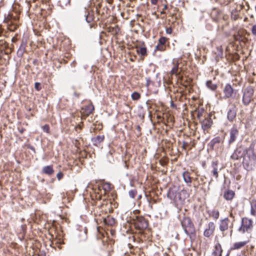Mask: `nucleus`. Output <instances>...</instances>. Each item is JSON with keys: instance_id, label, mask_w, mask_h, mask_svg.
I'll use <instances>...</instances> for the list:
<instances>
[{"instance_id": "c9c22d12", "label": "nucleus", "mask_w": 256, "mask_h": 256, "mask_svg": "<svg viewBox=\"0 0 256 256\" xmlns=\"http://www.w3.org/2000/svg\"><path fill=\"white\" fill-rule=\"evenodd\" d=\"M34 88L38 91H40L41 90L40 84L38 82H36L34 84Z\"/></svg>"}, {"instance_id": "f257e3e1", "label": "nucleus", "mask_w": 256, "mask_h": 256, "mask_svg": "<svg viewBox=\"0 0 256 256\" xmlns=\"http://www.w3.org/2000/svg\"><path fill=\"white\" fill-rule=\"evenodd\" d=\"M180 224L185 234L191 241L194 240L196 237V230L190 218L184 216L180 220Z\"/></svg>"}, {"instance_id": "423d86ee", "label": "nucleus", "mask_w": 256, "mask_h": 256, "mask_svg": "<svg viewBox=\"0 0 256 256\" xmlns=\"http://www.w3.org/2000/svg\"><path fill=\"white\" fill-rule=\"evenodd\" d=\"M248 148L242 145L238 146L232 154L231 158L234 160H237L242 158H244L247 150H248Z\"/></svg>"}, {"instance_id": "f3484780", "label": "nucleus", "mask_w": 256, "mask_h": 256, "mask_svg": "<svg viewBox=\"0 0 256 256\" xmlns=\"http://www.w3.org/2000/svg\"><path fill=\"white\" fill-rule=\"evenodd\" d=\"M42 172L48 176H52L54 172L52 166L50 165L44 166L42 169Z\"/></svg>"}, {"instance_id": "4d7b16f0", "label": "nucleus", "mask_w": 256, "mask_h": 256, "mask_svg": "<svg viewBox=\"0 0 256 256\" xmlns=\"http://www.w3.org/2000/svg\"><path fill=\"white\" fill-rule=\"evenodd\" d=\"M142 198L141 195H140V196H138V198Z\"/></svg>"}, {"instance_id": "2f4dec72", "label": "nucleus", "mask_w": 256, "mask_h": 256, "mask_svg": "<svg viewBox=\"0 0 256 256\" xmlns=\"http://www.w3.org/2000/svg\"><path fill=\"white\" fill-rule=\"evenodd\" d=\"M137 192L136 190H130L128 192L129 196L132 198H134Z\"/></svg>"}, {"instance_id": "052dcab7", "label": "nucleus", "mask_w": 256, "mask_h": 256, "mask_svg": "<svg viewBox=\"0 0 256 256\" xmlns=\"http://www.w3.org/2000/svg\"><path fill=\"white\" fill-rule=\"evenodd\" d=\"M226 256H228V254H227Z\"/></svg>"}, {"instance_id": "393cba45", "label": "nucleus", "mask_w": 256, "mask_h": 256, "mask_svg": "<svg viewBox=\"0 0 256 256\" xmlns=\"http://www.w3.org/2000/svg\"><path fill=\"white\" fill-rule=\"evenodd\" d=\"M250 214L252 216H256V200H252L251 202Z\"/></svg>"}, {"instance_id": "f704fd0d", "label": "nucleus", "mask_w": 256, "mask_h": 256, "mask_svg": "<svg viewBox=\"0 0 256 256\" xmlns=\"http://www.w3.org/2000/svg\"><path fill=\"white\" fill-rule=\"evenodd\" d=\"M203 112H204V110L202 109L201 110V112L200 111H198V119L199 120L200 122L202 120V113H203Z\"/></svg>"}, {"instance_id": "58836bf2", "label": "nucleus", "mask_w": 256, "mask_h": 256, "mask_svg": "<svg viewBox=\"0 0 256 256\" xmlns=\"http://www.w3.org/2000/svg\"><path fill=\"white\" fill-rule=\"evenodd\" d=\"M63 176H64V174L62 172H59L57 174L56 177H57L58 179L60 180L62 178Z\"/></svg>"}, {"instance_id": "9b49d317", "label": "nucleus", "mask_w": 256, "mask_h": 256, "mask_svg": "<svg viewBox=\"0 0 256 256\" xmlns=\"http://www.w3.org/2000/svg\"><path fill=\"white\" fill-rule=\"evenodd\" d=\"M202 124V128L204 130L209 128L212 123V119L207 114L204 116V118L200 121Z\"/></svg>"}, {"instance_id": "ddd939ff", "label": "nucleus", "mask_w": 256, "mask_h": 256, "mask_svg": "<svg viewBox=\"0 0 256 256\" xmlns=\"http://www.w3.org/2000/svg\"><path fill=\"white\" fill-rule=\"evenodd\" d=\"M214 229L215 226L214 223L210 222L208 224V228L204 231V235L206 237L210 236L213 234Z\"/></svg>"}, {"instance_id": "ea45409f", "label": "nucleus", "mask_w": 256, "mask_h": 256, "mask_svg": "<svg viewBox=\"0 0 256 256\" xmlns=\"http://www.w3.org/2000/svg\"><path fill=\"white\" fill-rule=\"evenodd\" d=\"M252 32L254 35L256 36V24L252 26Z\"/></svg>"}, {"instance_id": "a211bd4d", "label": "nucleus", "mask_w": 256, "mask_h": 256, "mask_svg": "<svg viewBox=\"0 0 256 256\" xmlns=\"http://www.w3.org/2000/svg\"><path fill=\"white\" fill-rule=\"evenodd\" d=\"M228 218H226L221 221L220 225V229L221 231H224L228 229Z\"/></svg>"}, {"instance_id": "c756f323", "label": "nucleus", "mask_w": 256, "mask_h": 256, "mask_svg": "<svg viewBox=\"0 0 256 256\" xmlns=\"http://www.w3.org/2000/svg\"><path fill=\"white\" fill-rule=\"evenodd\" d=\"M166 46L164 45H160V44H158V45L156 47V50L164 51L165 50Z\"/></svg>"}, {"instance_id": "7c9ffc66", "label": "nucleus", "mask_w": 256, "mask_h": 256, "mask_svg": "<svg viewBox=\"0 0 256 256\" xmlns=\"http://www.w3.org/2000/svg\"><path fill=\"white\" fill-rule=\"evenodd\" d=\"M103 189L105 190V191H109L111 189V188H110V183H108V182H106L104 184V186H103Z\"/></svg>"}, {"instance_id": "f03ea898", "label": "nucleus", "mask_w": 256, "mask_h": 256, "mask_svg": "<svg viewBox=\"0 0 256 256\" xmlns=\"http://www.w3.org/2000/svg\"><path fill=\"white\" fill-rule=\"evenodd\" d=\"M256 164V155L253 148L250 147L248 148L246 153L243 158L242 164L247 170H250Z\"/></svg>"}, {"instance_id": "6e6552de", "label": "nucleus", "mask_w": 256, "mask_h": 256, "mask_svg": "<svg viewBox=\"0 0 256 256\" xmlns=\"http://www.w3.org/2000/svg\"><path fill=\"white\" fill-rule=\"evenodd\" d=\"M84 16L85 18V20L87 23H88L90 25V28H92L94 24L92 23V22L94 19V12L93 10H89L86 9V8H84Z\"/></svg>"}, {"instance_id": "4468645a", "label": "nucleus", "mask_w": 256, "mask_h": 256, "mask_svg": "<svg viewBox=\"0 0 256 256\" xmlns=\"http://www.w3.org/2000/svg\"><path fill=\"white\" fill-rule=\"evenodd\" d=\"M218 161L215 160L212 162L211 167L212 170L211 172L212 175L216 178H218Z\"/></svg>"}, {"instance_id": "a878e982", "label": "nucleus", "mask_w": 256, "mask_h": 256, "mask_svg": "<svg viewBox=\"0 0 256 256\" xmlns=\"http://www.w3.org/2000/svg\"><path fill=\"white\" fill-rule=\"evenodd\" d=\"M247 242H236L234 244V249H239L245 246Z\"/></svg>"}, {"instance_id": "cd10ccee", "label": "nucleus", "mask_w": 256, "mask_h": 256, "mask_svg": "<svg viewBox=\"0 0 256 256\" xmlns=\"http://www.w3.org/2000/svg\"><path fill=\"white\" fill-rule=\"evenodd\" d=\"M216 250L213 252V254L214 256H221L222 250L220 248H218V246H216Z\"/></svg>"}, {"instance_id": "6ab92c4d", "label": "nucleus", "mask_w": 256, "mask_h": 256, "mask_svg": "<svg viewBox=\"0 0 256 256\" xmlns=\"http://www.w3.org/2000/svg\"><path fill=\"white\" fill-rule=\"evenodd\" d=\"M136 51L138 54L141 56H146L147 55V49L146 46H136Z\"/></svg>"}, {"instance_id": "de8ad7c7", "label": "nucleus", "mask_w": 256, "mask_h": 256, "mask_svg": "<svg viewBox=\"0 0 256 256\" xmlns=\"http://www.w3.org/2000/svg\"><path fill=\"white\" fill-rule=\"evenodd\" d=\"M136 130H138V132H140V131L141 128H140V126H136Z\"/></svg>"}, {"instance_id": "aec40b11", "label": "nucleus", "mask_w": 256, "mask_h": 256, "mask_svg": "<svg viewBox=\"0 0 256 256\" xmlns=\"http://www.w3.org/2000/svg\"><path fill=\"white\" fill-rule=\"evenodd\" d=\"M26 46L24 44H22L20 46L18 51H17V56L18 58H22L23 54L25 52Z\"/></svg>"}, {"instance_id": "c85d7f7f", "label": "nucleus", "mask_w": 256, "mask_h": 256, "mask_svg": "<svg viewBox=\"0 0 256 256\" xmlns=\"http://www.w3.org/2000/svg\"><path fill=\"white\" fill-rule=\"evenodd\" d=\"M140 95L137 92H134L132 94V98L133 100H138L140 98Z\"/></svg>"}, {"instance_id": "0eeeda50", "label": "nucleus", "mask_w": 256, "mask_h": 256, "mask_svg": "<svg viewBox=\"0 0 256 256\" xmlns=\"http://www.w3.org/2000/svg\"><path fill=\"white\" fill-rule=\"evenodd\" d=\"M134 221L136 229L143 230L146 229L148 226V221L142 216H136Z\"/></svg>"}, {"instance_id": "9d476101", "label": "nucleus", "mask_w": 256, "mask_h": 256, "mask_svg": "<svg viewBox=\"0 0 256 256\" xmlns=\"http://www.w3.org/2000/svg\"><path fill=\"white\" fill-rule=\"evenodd\" d=\"M237 108L234 104L230 106L227 112V119L230 122H233L236 118Z\"/></svg>"}, {"instance_id": "473e14b6", "label": "nucleus", "mask_w": 256, "mask_h": 256, "mask_svg": "<svg viewBox=\"0 0 256 256\" xmlns=\"http://www.w3.org/2000/svg\"><path fill=\"white\" fill-rule=\"evenodd\" d=\"M166 38L165 37H161L158 40V44L160 45H164L166 44Z\"/></svg>"}, {"instance_id": "3c124183", "label": "nucleus", "mask_w": 256, "mask_h": 256, "mask_svg": "<svg viewBox=\"0 0 256 256\" xmlns=\"http://www.w3.org/2000/svg\"><path fill=\"white\" fill-rule=\"evenodd\" d=\"M171 106H172V108H174V107H176V106L174 105V104L172 102V103H171Z\"/></svg>"}, {"instance_id": "bb28decb", "label": "nucleus", "mask_w": 256, "mask_h": 256, "mask_svg": "<svg viewBox=\"0 0 256 256\" xmlns=\"http://www.w3.org/2000/svg\"><path fill=\"white\" fill-rule=\"evenodd\" d=\"M94 110V107L92 105H88L86 106L85 110L87 114H90Z\"/></svg>"}, {"instance_id": "49530a36", "label": "nucleus", "mask_w": 256, "mask_h": 256, "mask_svg": "<svg viewBox=\"0 0 256 256\" xmlns=\"http://www.w3.org/2000/svg\"><path fill=\"white\" fill-rule=\"evenodd\" d=\"M84 240H86V228H85V230H84Z\"/></svg>"}, {"instance_id": "a18cd8bd", "label": "nucleus", "mask_w": 256, "mask_h": 256, "mask_svg": "<svg viewBox=\"0 0 256 256\" xmlns=\"http://www.w3.org/2000/svg\"><path fill=\"white\" fill-rule=\"evenodd\" d=\"M237 256H246V255L244 252H241L240 254H238Z\"/></svg>"}, {"instance_id": "bf43d9fd", "label": "nucleus", "mask_w": 256, "mask_h": 256, "mask_svg": "<svg viewBox=\"0 0 256 256\" xmlns=\"http://www.w3.org/2000/svg\"><path fill=\"white\" fill-rule=\"evenodd\" d=\"M70 0H68V2L70 4Z\"/></svg>"}, {"instance_id": "2eb2a0df", "label": "nucleus", "mask_w": 256, "mask_h": 256, "mask_svg": "<svg viewBox=\"0 0 256 256\" xmlns=\"http://www.w3.org/2000/svg\"><path fill=\"white\" fill-rule=\"evenodd\" d=\"M220 142L221 138L220 137H216L211 140V141L208 143V146L210 149L214 150L216 145L217 144H219Z\"/></svg>"}, {"instance_id": "1a4fd4ad", "label": "nucleus", "mask_w": 256, "mask_h": 256, "mask_svg": "<svg viewBox=\"0 0 256 256\" xmlns=\"http://www.w3.org/2000/svg\"><path fill=\"white\" fill-rule=\"evenodd\" d=\"M225 98H233L234 95L236 94V90L233 88L230 84H226L224 90Z\"/></svg>"}, {"instance_id": "dca6fc26", "label": "nucleus", "mask_w": 256, "mask_h": 256, "mask_svg": "<svg viewBox=\"0 0 256 256\" xmlns=\"http://www.w3.org/2000/svg\"><path fill=\"white\" fill-rule=\"evenodd\" d=\"M235 192L232 190H228L224 193V198L226 200H231L234 198Z\"/></svg>"}, {"instance_id": "8fccbe9b", "label": "nucleus", "mask_w": 256, "mask_h": 256, "mask_svg": "<svg viewBox=\"0 0 256 256\" xmlns=\"http://www.w3.org/2000/svg\"><path fill=\"white\" fill-rule=\"evenodd\" d=\"M75 64H76V62H75L74 61H73V62L71 63V66H74Z\"/></svg>"}, {"instance_id": "39448f33", "label": "nucleus", "mask_w": 256, "mask_h": 256, "mask_svg": "<svg viewBox=\"0 0 256 256\" xmlns=\"http://www.w3.org/2000/svg\"><path fill=\"white\" fill-rule=\"evenodd\" d=\"M252 228V222L247 218H243L242 220L241 226L238 230L242 233L250 232Z\"/></svg>"}, {"instance_id": "5701e85b", "label": "nucleus", "mask_w": 256, "mask_h": 256, "mask_svg": "<svg viewBox=\"0 0 256 256\" xmlns=\"http://www.w3.org/2000/svg\"><path fill=\"white\" fill-rule=\"evenodd\" d=\"M206 84L208 89L212 91L216 90L218 87L217 85L216 84H213L211 80L206 81Z\"/></svg>"}, {"instance_id": "20e7f679", "label": "nucleus", "mask_w": 256, "mask_h": 256, "mask_svg": "<svg viewBox=\"0 0 256 256\" xmlns=\"http://www.w3.org/2000/svg\"><path fill=\"white\" fill-rule=\"evenodd\" d=\"M242 102L245 106H248L253 100L254 88L251 86L246 87L242 91Z\"/></svg>"}, {"instance_id": "5fc2aeb1", "label": "nucleus", "mask_w": 256, "mask_h": 256, "mask_svg": "<svg viewBox=\"0 0 256 256\" xmlns=\"http://www.w3.org/2000/svg\"><path fill=\"white\" fill-rule=\"evenodd\" d=\"M20 132L21 134L23 133V132H24V130H23V129H22L21 130H20Z\"/></svg>"}, {"instance_id": "4c0bfd02", "label": "nucleus", "mask_w": 256, "mask_h": 256, "mask_svg": "<svg viewBox=\"0 0 256 256\" xmlns=\"http://www.w3.org/2000/svg\"><path fill=\"white\" fill-rule=\"evenodd\" d=\"M151 83H152V82L150 80V78H146V86L147 87H148Z\"/></svg>"}, {"instance_id": "7ed1b4c3", "label": "nucleus", "mask_w": 256, "mask_h": 256, "mask_svg": "<svg viewBox=\"0 0 256 256\" xmlns=\"http://www.w3.org/2000/svg\"><path fill=\"white\" fill-rule=\"evenodd\" d=\"M168 197L170 200H173L176 202L182 204L188 196L186 190H182L177 192L172 188H170L167 194Z\"/></svg>"}, {"instance_id": "a19ab883", "label": "nucleus", "mask_w": 256, "mask_h": 256, "mask_svg": "<svg viewBox=\"0 0 256 256\" xmlns=\"http://www.w3.org/2000/svg\"><path fill=\"white\" fill-rule=\"evenodd\" d=\"M166 32L168 34H171L172 33V30L171 28H166Z\"/></svg>"}, {"instance_id": "09e8293b", "label": "nucleus", "mask_w": 256, "mask_h": 256, "mask_svg": "<svg viewBox=\"0 0 256 256\" xmlns=\"http://www.w3.org/2000/svg\"><path fill=\"white\" fill-rule=\"evenodd\" d=\"M168 8V6L166 4H165L164 7V10H167Z\"/></svg>"}, {"instance_id": "864d4df0", "label": "nucleus", "mask_w": 256, "mask_h": 256, "mask_svg": "<svg viewBox=\"0 0 256 256\" xmlns=\"http://www.w3.org/2000/svg\"><path fill=\"white\" fill-rule=\"evenodd\" d=\"M2 28H0V36L1 35L2 33Z\"/></svg>"}, {"instance_id": "b1692460", "label": "nucleus", "mask_w": 256, "mask_h": 256, "mask_svg": "<svg viewBox=\"0 0 256 256\" xmlns=\"http://www.w3.org/2000/svg\"><path fill=\"white\" fill-rule=\"evenodd\" d=\"M104 222L106 224L112 226L115 223V220L112 217L108 216L104 218Z\"/></svg>"}, {"instance_id": "6e6d98bb", "label": "nucleus", "mask_w": 256, "mask_h": 256, "mask_svg": "<svg viewBox=\"0 0 256 256\" xmlns=\"http://www.w3.org/2000/svg\"><path fill=\"white\" fill-rule=\"evenodd\" d=\"M186 142H184V144H183V146H184H184L186 145Z\"/></svg>"}, {"instance_id": "37998d69", "label": "nucleus", "mask_w": 256, "mask_h": 256, "mask_svg": "<svg viewBox=\"0 0 256 256\" xmlns=\"http://www.w3.org/2000/svg\"><path fill=\"white\" fill-rule=\"evenodd\" d=\"M28 148L30 149V150H32L34 153L36 152L35 148H34L33 146H30V145H28Z\"/></svg>"}, {"instance_id": "412c9836", "label": "nucleus", "mask_w": 256, "mask_h": 256, "mask_svg": "<svg viewBox=\"0 0 256 256\" xmlns=\"http://www.w3.org/2000/svg\"><path fill=\"white\" fill-rule=\"evenodd\" d=\"M182 177L185 182H186L188 184H191V177L190 176V173L188 172H184L182 174Z\"/></svg>"}, {"instance_id": "603ef678", "label": "nucleus", "mask_w": 256, "mask_h": 256, "mask_svg": "<svg viewBox=\"0 0 256 256\" xmlns=\"http://www.w3.org/2000/svg\"><path fill=\"white\" fill-rule=\"evenodd\" d=\"M161 14H165L166 12L163 10L160 12Z\"/></svg>"}, {"instance_id": "79ce46f5", "label": "nucleus", "mask_w": 256, "mask_h": 256, "mask_svg": "<svg viewBox=\"0 0 256 256\" xmlns=\"http://www.w3.org/2000/svg\"><path fill=\"white\" fill-rule=\"evenodd\" d=\"M213 217L214 218H215L216 219L218 218L219 217V212H214L213 214Z\"/></svg>"}, {"instance_id": "13d9d810", "label": "nucleus", "mask_w": 256, "mask_h": 256, "mask_svg": "<svg viewBox=\"0 0 256 256\" xmlns=\"http://www.w3.org/2000/svg\"><path fill=\"white\" fill-rule=\"evenodd\" d=\"M156 17L157 18H159L158 15H156Z\"/></svg>"}, {"instance_id": "4be33fe9", "label": "nucleus", "mask_w": 256, "mask_h": 256, "mask_svg": "<svg viewBox=\"0 0 256 256\" xmlns=\"http://www.w3.org/2000/svg\"><path fill=\"white\" fill-rule=\"evenodd\" d=\"M104 136H98L96 138H92V142L94 145H98L100 142H102L104 140Z\"/></svg>"}, {"instance_id": "e433bc0d", "label": "nucleus", "mask_w": 256, "mask_h": 256, "mask_svg": "<svg viewBox=\"0 0 256 256\" xmlns=\"http://www.w3.org/2000/svg\"><path fill=\"white\" fill-rule=\"evenodd\" d=\"M42 130L44 132H46V133L49 132L50 128L48 125L46 124L42 126Z\"/></svg>"}, {"instance_id": "72a5a7b5", "label": "nucleus", "mask_w": 256, "mask_h": 256, "mask_svg": "<svg viewBox=\"0 0 256 256\" xmlns=\"http://www.w3.org/2000/svg\"><path fill=\"white\" fill-rule=\"evenodd\" d=\"M178 64H177L175 65L173 67V68H172V74H176L178 70Z\"/></svg>"}, {"instance_id": "f8f14e48", "label": "nucleus", "mask_w": 256, "mask_h": 256, "mask_svg": "<svg viewBox=\"0 0 256 256\" xmlns=\"http://www.w3.org/2000/svg\"><path fill=\"white\" fill-rule=\"evenodd\" d=\"M238 135V131L236 128L233 127L230 130V138L228 140L229 144L233 143Z\"/></svg>"}, {"instance_id": "c03bdc74", "label": "nucleus", "mask_w": 256, "mask_h": 256, "mask_svg": "<svg viewBox=\"0 0 256 256\" xmlns=\"http://www.w3.org/2000/svg\"><path fill=\"white\" fill-rule=\"evenodd\" d=\"M157 2H158V0H151V2L153 4H156Z\"/></svg>"}]
</instances>
